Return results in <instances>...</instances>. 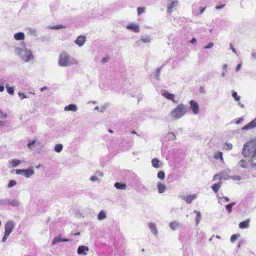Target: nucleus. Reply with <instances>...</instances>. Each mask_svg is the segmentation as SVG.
Segmentation results:
<instances>
[{"label": "nucleus", "instance_id": "f257e3e1", "mask_svg": "<svg viewBox=\"0 0 256 256\" xmlns=\"http://www.w3.org/2000/svg\"><path fill=\"white\" fill-rule=\"evenodd\" d=\"M78 60L71 56L65 52H62L58 57V64L62 67H66L72 65H77L78 64Z\"/></svg>", "mask_w": 256, "mask_h": 256}, {"label": "nucleus", "instance_id": "f03ea898", "mask_svg": "<svg viewBox=\"0 0 256 256\" xmlns=\"http://www.w3.org/2000/svg\"><path fill=\"white\" fill-rule=\"evenodd\" d=\"M16 54L26 62H28L34 58L32 51L26 48H22L19 47L15 48Z\"/></svg>", "mask_w": 256, "mask_h": 256}, {"label": "nucleus", "instance_id": "7ed1b4c3", "mask_svg": "<svg viewBox=\"0 0 256 256\" xmlns=\"http://www.w3.org/2000/svg\"><path fill=\"white\" fill-rule=\"evenodd\" d=\"M188 111V107L184 104H178L170 112V115L174 118L178 119L184 116Z\"/></svg>", "mask_w": 256, "mask_h": 256}, {"label": "nucleus", "instance_id": "20e7f679", "mask_svg": "<svg viewBox=\"0 0 256 256\" xmlns=\"http://www.w3.org/2000/svg\"><path fill=\"white\" fill-rule=\"evenodd\" d=\"M256 152V144L253 142L246 143L243 148L242 154L244 158L252 156Z\"/></svg>", "mask_w": 256, "mask_h": 256}, {"label": "nucleus", "instance_id": "39448f33", "mask_svg": "<svg viewBox=\"0 0 256 256\" xmlns=\"http://www.w3.org/2000/svg\"><path fill=\"white\" fill-rule=\"evenodd\" d=\"M14 227V223L12 220H8L4 226V233L6 235H10Z\"/></svg>", "mask_w": 256, "mask_h": 256}, {"label": "nucleus", "instance_id": "423d86ee", "mask_svg": "<svg viewBox=\"0 0 256 256\" xmlns=\"http://www.w3.org/2000/svg\"><path fill=\"white\" fill-rule=\"evenodd\" d=\"M190 108L194 114H198L199 113V106L198 103L194 100H191L190 102Z\"/></svg>", "mask_w": 256, "mask_h": 256}, {"label": "nucleus", "instance_id": "0eeeda50", "mask_svg": "<svg viewBox=\"0 0 256 256\" xmlns=\"http://www.w3.org/2000/svg\"><path fill=\"white\" fill-rule=\"evenodd\" d=\"M178 5V0L172 1L167 6V11L169 14H171L176 9V8Z\"/></svg>", "mask_w": 256, "mask_h": 256}, {"label": "nucleus", "instance_id": "6e6552de", "mask_svg": "<svg viewBox=\"0 0 256 256\" xmlns=\"http://www.w3.org/2000/svg\"><path fill=\"white\" fill-rule=\"evenodd\" d=\"M161 94L168 100H170L174 102H176L174 100V94L169 93L167 90H161Z\"/></svg>", "mask_w": 256, "mask_h": 256}, {"label": "nucleus", "instance_id": "1a4fd4ad", "mask_svg": "<svg viewBox=\"0 0 256 256\" xmlns=\"http://www.w3.org/2000/svg\"><path fill=\"white\" fill-rule=\"evenodd\" d=\"M89 251V248L84 246H79L78 248L77 252L80 255H86L87 252Z\"/></svg>", "mask_w": 256, "mask_h": 256}, {"label": "nucleus", "instance_id": "9d476101", "mask_svg": "<svg viewBox=\"0 0 256 256\" xmlns=\"http://www.w3.org/2000/svg\"><path fill=\"white\" fill-rule=\"evenodd\" d=\"M34 170L32 167H30L28 169H23L22 176L26 178L30 177L34 174Z\"/></svg>", "mask_w": 256, "mask_h": 256}, {"label": "nucleus", "instance_id": "9b49d317", "mask_svg": "<svg viewBox=\"0 0 256 256\" xmlns=\"http://www.w3.org/2000/svg\"><path fill=\"white\" fill-rule=\"evenodd\" d=\"M256 127V118L242 128V130H249Z\"/></svg>", "mask_w": 256, "mask_h": 256}, {"label": "nucleus", "instance_id": "f8f14e48", "mask_svg": "<svg viewBox=\"0 0 256 256\" xmlns=\"http://www.w3.org/2000/svg\"><path fill=\"white\" fill-rule=\"evenodd\" d=\"M126 28L128 30H132L134 32H140V26L138 25L132 23L126 26Z\"/></svg>", "mask_w": 256, "mask_h": 256}, {"label": "nucleus", "instance_id": "ddd939ff", "mask_svg": "<svg viewBox=\"0 0 256 256\" xmlns=\"http://www.w3.org/2000/svg\"><path fill=\"white\" fill-rule=\"evenodd\" d=\"M196 197H197L196 194H194L188 195L186 196H184L182 198L184 200H186V202L187 204H190V203H192V200H194L195 198H196Z\"/></svg>", "mask_w": 256, "mask_h": 256}, {"label": "nucleus", "instance_id": "4468645a", "mask_svg": "<svg viewBox=\"0 0 256 256\" xmlns=\"http://www.w3.org/2000/svg\"><path fill=\"white\" fill-rule=\"evenodd\" d=\"M78 110V107L75 104H70L64 108V110L66 112L72 111L75 112H76Z\"/></svg>", "mask_w": 256, "mask_h": 256}, {"label": "nucleus", "instance_id": "2eb2a0df", "mask_svg": "<svg viewBox=\"0 0 256 256\" xmlns=\"http://www.w3.org/2000/svg\"><path fill=\"white\" fill-rule=\"evenodd\" d=\"M86 42V37L84 36H80L78 37L75 40V43L79 46H82Z\"/></svg>", "mask_w": 256, "mask_h": 256}, {"label": "nucleus", "instance_id": "dca6fc26", "mask_svg": "<svg viewBox=\"0 0 256 256\" xmlns=\"http://www.w3.org/2000/svg\"><path fill=\"white\" fill-rule=\"evenodd\" d=\"M232 96L233 97V98L234 99V100L236 101V102H238V105L241 107L242 108H244V104H242L240 100V97L238 96V94L235 91H233L232 92Z\"/></svg>", "mask_w": 256, "mask_h": 256}, {"label": "nucleus", "instance_id": "f3484780", "mask_svg": "<svg viewBox=\"0 0 256 256\" xmlns=\"http://www.w3.org/2000/svg\"><path fill=\"white\" fill-rule=\"evenodd\" d=\"M148 226L151 232L155 236H156L158 233V230L156 228V224L154 222H150L148 224Z\"/></svg>", "mask_w": 256, "mask_h": 256}, {"label": "nucleus", "instance_id": "a211bd4d", "mask_svg": "<svg viewBox=\"0 0 256 256\" xmlns=\"http://www.w3.org/2000/svg\"><path fill=\"white\" fill-rule=\"evenodd\" d=\"M60 235L54 238L52 241V244L55 245L59 242H68L70 240L68 238H60Z\"/></svg>", "mask_w": 256, "mask_h": 256}, {"label": "nucleus", "instance_id": "6ab92c4d", "mask_svg": "<svg viewBox=\"0 0 256 256\" xmlns=\"http://www.w3.org/2000/svg\"><path fill=\"white\" fill-rule=\"evenodd\" d=\"M152 166L155 168H159L162 166V164L157 158H153L152 160Z\"/></svg>", "mask_w": 256, "mask_h": 256}, {"label": "nucleus", "instance_id": "aec40b11", "mask_svg": "<svg viewBox=\"0 0 256 256\" xmlns=\"http://www.w3.org/2000/svg\"><path fill=\"white\" fill-rule=\"evenodd\" d=\"M140 40L144 43H150L152 41L151 36L150 35L142 36Z\"/></svg>", "mask_w": 256, "mask_h": 256}, {"label": "nucleus", "instance_id": "412c9836", "mask_svg": "<svg viewBox=\"0 0 256 256\" xmlns=\"http://www.w3.org/2000/svg\"><path fill=\"white\" fill-rule=\"evenodd\" d=\"M250 219L240 222L239 224V228H246L249 227Z\"/></svg>", "mask_w": 256, "mask_h": 256}, {"label": "nucleus", "instance_id": "4be33fe9", "mask_svg": "<svg viewBox=\"0 0 256 256\" xmlns=\"http://www.w3.org/2000/svg\"><path fill=\"white\" fill-rule=\"evenodd\" d=\"M248 162L252 167L256 166V152L251 156V158L248 160Z\"/></svg>", "mask_w": 256, "mask_h": 256}, {"label": "nucleus", "instance_id": "5701e85b", "mask_svg": "<svg viewBox=\"0 0 256 256\" xmlns=\"http://www.w3.org/2000/svg\"><path fill=\"white\" fill-rule=\"evenodd\" d=\"M24 34L22 32H19L14 34V38L17 40H24Z\"/></svg>", "mask_w": 256, "mask_h": 256}, {"label": "nucleus", "instance_id": "b1692460", "mask_svg": "<svg viewBox=\"0 0 256 256\" xmlns=\"http://www.w3.org/2000/svg\"><path fill=\"white\" fill-rule=\"evenodd\" d=\"M114 186L118 190H126L127 187L125 184L118 182H116Z\"/></svg>", "mask_w": 256, "mask_h": 256}, {"label": "nucleus", "instance_id": "393cba45", "mask_svg": "<svg viewBox=\"0 0 256 256\" xmlns=\"http://www.w3.org/2000/svg\"><path fill=\"white\" fill-rule=\"evenodd\" d=\"M238 165L243 168H246L248 167V162L244 159L240 160L238 162Z\"/></svg>", "mask_w": 256, "mask_h": 256}, {"label": "nucleus", "instance_id": "a878e982", "mask_svg": "<svg viewBox=\"0 0 256 256\" xmlns=\"http://www.w3.org/2000/svg\"><path fill=\"white\" fill-rule=\"evenodd\" d=\"M157 188L159 193H163L166 190V186L164 184L158 182Z\"/></svg>", "mask_w": 256, "mask_h": 256}, {"label": "nucleus", "instance_id": "bb28decb", "mask_svg": "<svg viewBox=\"0 0 256 256\" xmlns=\"http://www.w3.org/2000/svg\"><path fill=\"white\" fill-rule=\"evenodd\" d=\"M180 225V224L178 222H177L176 221H174V222H170L169 226L172 230H177V228H178Z\"/></svg>", "mask_w": 256, "mask_h": 256}, {"label": "nucleus", "instance_id": "cd10ccee", "mask_svg": "<svg viewBox=\"0 0 256 256\" xmlns=\"http://www.w3.org/2000/svg\"><path fill=\"white\" fill-rule=\"evenodd\" d=\"M9 204L12 206H18L20 204V202L16 199H9Z\"/></svg>", "mask_w": 256, "mask_h": 256}, {"label": "nucleus", "instance_id": "c85d7f7f", "mask_svg": "<svg viewBox=\"0 0 256 256\" xmlns=\"http://www.w3.org/2000/svg\"><path fill=\"white\" fill-rule=\"evenodd\" d=\"M221 186H222V182H218L216 184H214L212 186V188L213 190V191L215 193H216V192H217L218 191V190L220 188Z\"/></svg>", "mask_w": 256, "mask_h": 256}, {"label": "nucleus", "instance_id": "c756f323", "mask_svg": "<svg viewBox=\"0 0 256 256\" xmlns=\"http://www.w3.org/2000/svg\"><path fill=\"white\" fill-rule=\"evenodd\" d=\"M96 176H92L90 178V180L91 181H92V182L97 181L98 180V177L102 176L103 175V174L102 172H97L96 173Z\"/></svg>", "mask_w": 256, "mask_h": 256}, {"label": "nucleus", "instance_id": "7c9ffc66", "mask_svg": "<svg viewBox=\"0 0 256 256\" xmlns=\"http://www.w3.org/2000/svg\"><path fill=\"white\" fill-rule=\"evenodd\" d=\"M166 138L167 140H176V136H175V134L173 133V132H168L166 136Z\"/></svg>", "mask_w": 256, "mask_h": 256}, {"label": "nucleus", "instance_id": "2f4dec72", "mask_svg": "<svg viewBox=\"0 0 256 256\" xmlns=\"http://www.w3.org/2000/svg\"><path fill=\"white\" fill-rule=\"evenodd\" d=\"M194 212L196 214V225H198L200 222L201 219V214L199 211L196 210H194Z\"/></svg>", "mask_w": 256, "mask_h": 256}, {"label": "nucleus", "instance_id": "473e14b6", "mask_svg": "<svg viewBox=\"0 0 256 256\" xmlns=\"http://www.w3.org/2000/svg\"><path fill=\"white\" fill-rule=\"evenodd\" d=\"M10 163L13 168H15L21 163V161L19 160L13 159L10 162Z\"/></svg>", "mask_w": 256, "mask_h": 256}, {"label": "nucleus", "instance_id": "72a5a7b5", "mask_svg": "<svg viewBox=\"0 0 256 256\" xmlns=\"http://www.w3.org/2000/svg\"><path fill=\"white\" fill-rule=\"evenodd\" d=\"M235 202H230L226 206V208L229 214L232 212V207L236 204Z\"/></svg>", "mask_w": 256, "mask_h": 256}, {"label": "nucleus", "instance_id": "f704fd0d", "mask_svg": "<svg viewBox=\"0 0 256 256\" xmlns=\"http://www.w3.org/2000/svg\"><path fill=\"white\" fill-rule=\"evenodd\" d=\"M106 218V214L104 210L100 211L98 216V220H101Z\"/></svg>", "mask_w": 256, "mask_h": 256}, {"label": "nucleus", "instance_id": "c9c22d12", "mask_svg": "<svg viewBox=\"0 0 256 256\" xmlns=\"http://www.w3.org/2000/svg\"><path fill=\"white\" fill-rule=\"evenodd\" d=\"M214 158L216 159L220 158L222 162H223L222 153L221 152H218L214 154Z\"/></svg>", "mask_w": 256, "mask_h": 256}, {"label": "nucleus", "instance_id": "e433bc0d", "mask_svg": "<svg viewBox=\"0 0 256 256\" xmlns=\"http://www.w3.org/2000/svg\"><path fill=\"white\" fill-rule=\"evenodd\" d=\"M6 88L8 94L10 95H13L14 94V88L13 87H10L8 84H6Z\"/></svg>", "mask_w": 256, "mask_h": 256}, {"label": "nucleus", "instance_id": "4c0bfd02", "mask_svg": "<svg viewBox=\"0 0 256 256\" xmlns=\"http://www.w3.org/2000/svg\"><path fill=\"white\" fill-rule=\"evenodd\" d=\"M63 148V146L62 144H56L54 146V150L57 152H60Z\"/></svg>", "mask_w": 256, "mask_h": 256}, {"label": "nucleus", "instance_id": "58836bf2", "mask_svg": "<svg viewBox=\"0 0 256 256\" xmlns=\"http://www.w3.org/2000/svg\"><path fill=\"white\" fill-rule=\"evenodd\" d=\"M66 28V26H64L62 24H58V25H56V26H50V28L51 30H58V29H61V28Z\"/></svg>", "mask_w": 256, "mask_h": 256}, {"label": "nucleus", "instance_id": "ea45409f", "mask_svg": "<svg viewBox=\"0 0 256 256\" xmlns=\"http://www.w3.org/2000/svg\"><path fill=\"white\" fill-rule=\"evenodd\" d=\"M16 184H17V182L16 180H10L9 183L8 185V188H11L15 186Z\"/></svg>", "mask_w": 256, "mask_h": 256}, {"label": "nucleus", "instance_id": "a19ab883", "mask_svg": "<svg viewBox=\"0 0 256 256\" xmlns=\"http://www.w3.org/2000/svg\"><path fill=\"white\" fill-rule=\"evenodd\" d=\"M158 178L160 180H164L165 178V174L163 171H160L158 173Z\"/></svg>", "mask_w": 256, "mask_h": 256}, {"label": "nucleus", "instance_id": "79ce46f5", "mask_svg": "<svg viewBox=\"0 0 256 256\" xmlns=\"http://www.w3.org/2000/svg\"><path fill=\"white\" fill-rule=\"evenodd\" d=\"M223 148L224 150H230L232 148V145L230 143L229 144L226 143L224 145Z\"/></svg>", "mask_w": 256, "mask_h": 256}, {"label": "nucleus", "instance_id": "37998d69", "mask_svg": "<svg viewBox=\"0 0 256 256\" xmlns=\"http://www.w3.org/2000/svg\"><path fill=\"white\" fill-rule=\"evenodd\" d=\"M218 179L220 180L222 179V176L221 174H216L213 176V180H216Z\"/></svg>", "mask_w": 256, "mask_h": 256}, {"label": "nucleus", "instance_id": "c03bdc74", "mask_svg": "<svg viewBox=\"0 0 256 256\" xmlns=\"http://www.w3.org/2000/svg\"><path fill=\"white\" fill-rule=\"evenodd\" d=\"M0 204H1V205H8V204H9V199H2V200H0Z\"/></svg>", "mask_w": 256, "mask_h": 256}, {"label": "nucleus", "instance_id": "a18cd8bd", "mask_svg": "<svg viewBox=\"0 0 256 256\" xmlns=\"http://www.w3.org/2000/svg\"><path fill=\"white\" fill-rule=\"evenodd\" d=\"M162 66L158 68L156 70V80H160V70H162Z\"/></svg>", "mask_w": 256, "mask_h": 256}, {"label": "nucleus", "instance_id": "49530a36", "mask_svg": "<svg viewBox=\"0 0 256 256\" xmlns=\"http://www.w3.org/2000/svg\"><path fill=\"white\" fill-rule=\"evenodd\" d=\"M230 178L232 180H242V177L239 176H232L230 177Z\"/></svg>", "mask_w": 256, "mask_h": 256}, {"label": "nucleus", "instance_id": "de8ad7c7", "mask_svg": "<svg viewBox=\"0 0 256 256\" xmlns=\"http://www.w3.org/2000/svg\"><path fill=\"white\" fill-rule=\"evenodd\" d=\"M36 142V141L35 140H32L28 144V147L32 150L33 148V146L34 144Z\"/></svg>", "mask_w": 256, "mask_h": 256}, {"label": "nucleus", "instance_id": "09e8293b", "mask_svg": "<svg viewBox=\"0 0 256 256\" xmlns=\"http://www.w3.org/2000/svg\"><path fill=\"white\" fill-rule=\"evenodd\" d=\"M145 8L143 7H138V15H140L144 12Z\"/></svg>", "mask_w": 256, "mask_h": 256}, {"label": "nucleus", "instance_id": "8fccbe9b", "mask_svg": "<svg viewBox=\"0 0 256 256\" xmlns=\"http://www.w3.org/2000/svg\"><path fill=\"white\" fill-rule=\"evenodd\" d=\"M28 30L29 34L32 35H35L36 32V30L35 29L29 28H27Z\"/></svg>", "mask_w": 256, "mask_h": 256}, {"label": "nucleus", "instance_id": "3c124183", "mask_svg": "<svg viewBox=\"0 0 256 256\" xmlns=\"http://www.w3.org/2000/svg\"><path fill=\"white\" fill-rule=\"evenodd\" d=\"M18 96H20V98L21 100H23V99H24V98H28V96H26L24 94H23V93L18 92Z\"/></svg>", "mask_w": 256, "mask_h": 256}, {"label": "nucleus", "instance_id": "603ef678", "mask_svg": "<svg viewBox=\"0 0 256 256\" xmlns=\"http://www.w3.org/2000/svg\"><path fill=\"white\" fill-rule=\"evenodd\" d=\"M236 238H237L236 235L233 234L232 236L230 238V242H235V240H236Z\"/></svg>", "mask_w": 256, "mask_h": 256}, {"label": "nucleus", "instance_id": "864d4df0", "mask_svg": "<svg viewBox=\"0 0 256 256\" xmlns=\"http://www.w3.org/2000/svg\"><path fill=\"white\" fill-rule=\"evenodd\" d=\"M219 199L221 200H224V202H228L230 200L228 198L227 196H222L221 198H219Z\"/></svg>", "mask_w": 256, "mask_h": 256}, {"label": "nucleus", "instance_id": "5fc2aeb1", "mask_svg": "<svg viewBox=\"0 0 256 256\" xmlns=\"http://www.w3.org/2000/svg\"><path fill=\"white\" fill-rule=\"evenodd\" d=\"M213 46H214V44L212 42H210L207 46H204V48L206 49H208V48H212Z\"/></svg>", "mask_w": 256, "mask_h": 256}, {"label": "nucleus", "instance_id": "6e6d98bb", "mask_svg": "<svg viewBox=\"0 0 256 256\" xmlns=\"http://www.w3.org/2000/svg\"><path fill=\"white\" fill-rule=\"evenodd\" d=\"M109 58L108 57H104V58H102L101 62H102V63H106V62H108L109 60Z\"/></svg>", "mask_w": 256, "mask_h": 256}, {"label": "nucleus", "instance_id": "4d7b16f0", "mask_svg": "<svg viewBox=\"0 0 256 256\" xmlns=\"http://www.w3.org/2000/svg\"><path fill=\"white\" fill-rule=\"evenodd\" d=\"M252 56L253 58L256 59V50H252Z\"/></svg>", "mask_w": 256, "mask_h": 256}, {"label": "nucleus", "instance_id": "13d9d810", "mask_svg": "<svg viewBox=\"0 0 256 256\" xmlns=\"http://www.w3.org/2000/svg\"><path fill=\"white\" fill-rule=\"evenodd\" d=\"M23 169L22 170H16V174H21L22 175Z\"/></svg>", "mask_w": 256, "mask_h": 256}, {"label": "nucleus", "instance_id": "bf43d9fd", "mask_svg": "<svg viewBox=\"0 0 256 256\" xmlns=\"http://www.w3.org/2000/svg\"><path fill=\"white\" fill-rule=\"evenodd\" d=\"M10 235H6V234L4 233V237L2 238V242H6V239L8 238V237Z\"/></svg>", "mask_w": 256, "mask_h": 256}, {"label": "nucleus", "instance_id": "052dcab7", "mask_svg": "<svg viewBox=\"0 0 256 256\" xmlns=\"http://www.w3.org/2000/svg\"><path fill=\"white\" fill-rule=\"evenodd\" d=\"M225 6H226L225 4H222V5H220V6H216V10H220V9L222 8H224Z\"/></svg>", "mask_w": 256, "mask_h": 256}, {"label": "nucleus", "instance_id": "680f3d73", "mask_svg": "<svg viewBox=\"0 0 256 256\" xmlns=\"http://www.w3.org/2000/svg\"><path fill=\"white\" fill-rule=\"evenodd\" d=\"M106 108V106H104L100 108V112L101 113H103Z\"/></svg>", "mask_w": 256, "mask_h": 256}, {"label": "nucleus", "instance_id": "e2e57ef3", "mask_svg": "<svg viewBox=\"0 0 256 256\" xmlns=\"http://www.w3.org/2000/svg\"><path fill=\"white\" fill-rule=\"evenodd\" d=\"M244 119L242 118H240L236 122V124H239L244 121Z\"/></svg>", "mask_w": 256, "mask_h": 256}, {"label": "nucleus", "instance_id": "0e129e2a", "mask_svg": "<svg viewBox=\"0 0 256 256\" xmlns=\"http://www.w3.org/2000/svg\"><path fill=\"white\" fill-rule=\"evenodd\" d=\"M241 67H242V64H238V66H236V72H238V70H240L241 68Z\"/></svg>", "mask_w": 256, "mask_h": 256}, {"label": "nucleus", "instance_id": "69168bd1", "mask_svg": "<svg viewBox=\"0 0 256 256\" xmlns=\"http://www.w3.org/2000/svg\"><path fill=\"white\" fill-rule=\"evenodd\" d=\"M0 114H2V117L4 118H6L8 117V115L6 114H4L3 112L0 110Z\"/></svg>", "mask_w": 256, "mask_h": 256}, {"label": "nucleus", "instance_id": "338daca9", "mask_svg": "<svg viewBox=\"0 0 256 256\" xmlns=\"http://www.w3.org/2000/svg\"><path fill=\"white\" fill-rule=\"evenodd\" d=\"M230 49L232 50L234 52V53L236 54V49L233 47L232 44H230Z\"/></svg>", "mask_w": 256, "mask_h": 256}, {"label": "nucleus", "instance_id": "774afa93", "mask_svg": "<svg viewBox=\"0 0 256 256\" xmlns=\"http://www.w3.org/2000/svg\"><path fill=\"white\" fill-rule=\"evenodd\" d=\"M190 42L192 44H194L196 42V40L195 38H192V40L190 41Z\"/></svg>", "mask_w": 256, "mask_h": 256}]
</instances>
